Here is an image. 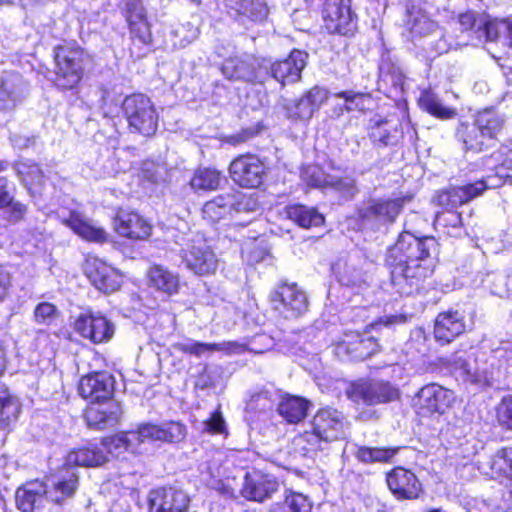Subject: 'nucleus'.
Returning <instances> with one entry per match:
<instances>
[{
    "instance_id": "1",
    "label": "nucleus",
    "mask_w": 512,
    "mask_h": 512,
    "mask_svg": "<svg viewBox=\"0 0 512 512\" xmlns=\"http://www.w3.org/2000/svg\"><path fill=\"white\" fill-rule=\"evenodd\" d=\"M437 247L434 237L419 238L404 231L388 249L385 261L391 269L393 284L399 286L402 293L411 292L403 287V282L411 288L433 273L431 254L436 253Z\"/></svg>"
},
{
    "instance_id": "2",
    "label": "nucleus",
    "mask_w": 512,
    "mask_h": 512,
    "mask_svg": "<svg viewBox=\"0 0 512 512\" xmlns=\"http://www.w3.org/2000/svg\"><path fill=\"white\" fill-rule=\"evenodd\" d=\"M348 422L342 412L322 408L313 416L310 429L294 438V445L304 454L328 449L332 442L346 438Z\"/></svg>"
},
{
    "instance_id": "3",
    "label": "nucleus",
    "mask_w": 512,
    "mask_h": 512,
    "mask_svg": "<svg viewBox=\"0 0 512 512\" xmlns=\"http://www.w3.org/2000/svg\"><path fill=\"white\" fill-rule=\"evenodd\" d=\"M497 353L487 355L476 349L459 350L443 358V363L463 381L488 386L500 372Z\"/></svg>"
},
{
    "instance_id": "4",
    "label": "nucleus",
    "mask_w": 512,
    "mask_h": 512,
    "mask_svg": "<svg viewBox=\"0 0 512 512\" xmlns=\"http://www.w3.org/2000/svg\"><path fill=\"white\" fill-rule=\"evenodd\" d=\"M48 484L38 480L28 482L18 488L15 494L17 507L23 512H36L43 507L46 499L57 504L62 503L66 498L71 497L78 483V477L74 471L68 477H54L48 480Z\"/></svg>"
},
{
    "instance_id": "5",
    "label": "nucleus",
    "mask_w": 512,
    "mask_h": 512,
    "mask_svg": "<svg viewBox=\"0 0 512 512\" xmlns=\"http://www.w3.org/2000/svg\"><path fill=\"white\" fill-rule=\"evenodd\" d=\"M504 125V119L491 109L479 112L472 123L460 122L456 138L467 151L481 152L492 146Z\"/></svg>"
},
{
    "instance_id": "6",
    "label": "nucleus",
    "mask_w": 512,
    "mask_h": 512,
    "mask_svg": "<svg viewBox=\"0 0 512 512\" xmlns=\"http://www.w3.org/2000/svg\"><path fill=\"white\" fill-rule=\"evenodd\" d=\"M84 51L73 44L57 46L54 50L55 85L63 90L75 88L83 77Z\"/></svg>"
},
{
    "instance_id": "7",
    "label": "nucleus",
    "mask_w": 512,
    "mask_h": 512,
    "mask_svg": "<svg viewBox=\"0 0 512 512\" xmlns=\"http://www.w3.org/2000/svg\"><path fill=\"white\" fill-rule=\"evenodd\" d=\"M347 397L355 403L377 405L396 400L398 390L387 382L358 380L349 385Z\"/></svg>"
},
{
    "instance_id": "8",
    "label": "nucleus",
    "mask_w": 512,
    "mask_h": 512,
    "mask_svg": "<svg viewBox=\"0 0 512 512\" xmlns=\"http://www.w3.org/2000/svg\"><path fill=\"white\" fill-rule=\"evenodd\" d=\"M73 328L80 336L95 344L109 341L114 334L113 324L102 314L90 310L77 315Z\"/></svg>"
},
{
    "instance_id": "9",
    "label": "nucleus",
    "mask_w": 512,
    "mask_h": 512,
    "mask_svg": "<svg viewBox=\"0 0 512 512\" xmlns=\"http://www.w3.org/2000/svg\"><path fill=\"white\" fill-rule=\"evenodd\" d=\"M323 21L329 33L352 34L356 28V21L351 11L350 0H326Z\"/></svg>"
},
{
    "instance_id": "10",
    "label": "nucleus",
    "mask_w": 512,
    "mask_h": 512,
    "mask_svg": "<svg viewBox=\"0 0 512 512\" xmlns=\"http://www.w3.org/2000/svg\"><path fill=\"white\" fill-rule=\"evenodd\" d=\"M181 257L187 268L198 275L213 274L218 266L215 253L200 237L192 239L187 248L182 249Z\"/></svg>"
},
{
    "instance_id": "11",
    "label": "nucleus",
    "mask_w": 512,
    "mask_h": 512,
    "mask_svg": "<svg viewBox=\"0 0 512 512\" xmlns=\"http://www.w3.org/2000/svg\"><path fill=\"white\" fill-rule=\"evenodd\" d=\"M265 165L259 157L245 154L235 158L229 167L231 178L241 187L257 188L262 184Z\"/></svg>"
},
{
    "instance_id": "12",
    "label": "nucleus",
    "mask_w": 512,
    "mask_h": 512,
    "mask_svg": "<svg viewBox=\"0 0 512 512\" xmlns=\"http://www.w3.org/2000/svg\"><path fill=\"white\" fill-rule=\"evenodd\" d=\"M501 186L500 179L485 178L484 180L477 181L473 184H468L460 187H452L442 191L437 196V202L444 210H455L473 198L480 195L488 188H497Z\"/></svg>"
},
{
    "instance_id": "13",
    "label": "nucleus",
    "mask_w": 512,
    "mask_h": 512,
    "mask_svg": "<svg viewBox=\"0 0 512 512\" xmlns=\"http://www.w3.org/2000/svg\"><path fill=\"white\" fill-rule=\"evenodd\" d=\"M270 298L275 309L279 310L285 318L299 317L308 308L306 294L296 284L280 285L271 293Z\"/></svg>"
},
{
    "instance_id": "14",
    "label": "nucleus",
    "mask_w": 512,
    "mask_h": 512,
    "mask_svg": "<svg viewBox=\"0 0 512 512\" xmlns=\"http://www.w3.org/2000/svg\"><path fill=\"white\" fill-rule=\"evenodd\" d=\"M157 126L158 115L151 100L143 94L130 96V128L144 136H151Z\"/></svg>"
},
{
    "instance_id": "15",
    "label": "nucleus",
    "mask_w": 512,
    "mask_h": 512,
    "mask_svg": "<svg viewBox=\"0 0 512 512\" xmlns=\"http://www.w3.org/2000/svg\"><path fill=\"white\" fill-rule=\"evenodd\" d=\"M452 392L438 384H428L422 387L414 399L417 413L429 416L434 413L442 414L449 407Z\"/></svg>"
},
{
    "instance_id": "16",
    "label": "nucleus",
    "mask_w": 512,
    "mask_h": 512,
    "mask_svg": "<svg viewBox=\"0 0 512 512\" xmlns=\"http://www.w3.org/2000/svg\"><path fill=\"white\" fill-rule=\"evenodd\" d=\"M262 69L267 70L268 65L251 56L232 57L222 65V73L230 80H243L247 82H262L264 75Z\"/></svg>"
},
{
    "instance_id": "17",
    "label": "nucleus",
    "mask_w": 512,
    "mask_h": 512,
    "mask_svg": "<svg viewBox=\"0 0 512 512\" xmlns=\"http://www.w3.org/2000/svg\"><path fill=\"white\" fill-rule=\"evenodd\" d=\"M114 378L106 372H95L80 379L79 394L91 404L113 400Z\"/></svg>"
},
{
    "instance_id": "18",
    "label": "nucleus",
    "mask_w": 512,
    "mask_h": 512,
    "mask_svg": "<svg viewBox=\"0 0 512 512\" xmlns=\"http://www.w3.org/2000/svg\"><path fill=\"white\" fill-rule=\"evenodd\" d=\"M373 337L363 338L356 332L345 333L335 346V354L342 360L362 361L378 351Z\"/></svg>"
},
{
    "instance_id": "19",
    "label": "nucleus",
    "mask_w": 512,
    "mask_h": 512,
    "mask_svg": "<svg viewBox=\"0 0 512 512\" xmlns=\"http://www.w3.org/2000/svg\"><path fill=\"white\" fill-rule=\"evenodd\" d=\"M406 198L372 199L359 210L364 221H376L380 224H392L402 211Z\"/></svg>"
},
{
    "instance_id": "20",
    "label": "nucleus",
    "mask_w": 512,
    "mask_h": 512,
    "mask_svg": "<svg viewBox=\"0 0 512 512\" xmlns=\"http://www.w3.org/2000/svg\"><path fill=\"white\" fill-rule=\"evenodd\" d=\"M85 273L92 284L104 293H112L118 290L122 283V275L97 257L87 258Z\"/></svg>"
},
{
    "instance_id": "21",
    "label": "nucleus",
    "mask_w": 512,
    "mask_h": 512,
    "mask_svg": "<svg viewBox=\"0 0 512 512\" xmlns=\"http://www.w3.org/2000/svg\"><path fill=\"white\" fill-rule=\"evenodd\" d=\"M150 512H185L189 506L187 494L174 487L152 490L148 496Z\"/></svg>"
},
{
    "instance_id": "22",
    "label": "nucleus",
    "mask_w": 512,
    "mask_h": 512,
    "mask_svg": "<svg viewBox=\"0 0 512 512\" xmlns=\"http://www.w3.org/2000/svg\"><path fill=\"white\" fill-rule=\"evenodd\" d=\"M28 91L23 77L13 71L4 72L0 78V114L11 112Z\"/></svg>"
},
{
    "instance_id": "23",
    "label": "nucleus",
    "mask_w": 512,
    "mask_h": 512,
    "mask_svg": "<svg viewBox=\"0 0 512 512\" xmlns=\"http://www.w3.org/2000/svg\"><path fill=\"white\" fill-rule=\"evenodd\" d=\"M123 415L121 405L115 401L93 403L85 411V420L89 427L105 430L115 427Z\"/></svg>"
},
{
    "instance_id": "24",
    "label": "nucleus",
    "mask_w": 512,
    "mask_h": 512,
    "mask_svg": "<svg viewBox=\"0 0 512 512\" xmlns=\"http://www.w3.org/2000/svg\"><path fill=\"white\" fill-rule=\"evenodd\" d=\"M278 489L279 483L274 477L252 471L245 474L240 492L248 500L263 502Z\"/></svg>"
},
{
    "instance_id": "25",
    "label": "nucleus",
    "mask_w": 512,
    "mask_h": 512,
    "mask_svg": "<svg viewBox=\"0 0 512 512\" xmlns=\"http://www.w3.org/2000/svg\"><path fill=\"white\" fill-rule=\"evenodd\" d=\"M307 53L293 50L288 58L271 64L267 70L271 76L282 85L295 83L301 78V72L306 66Z\"/></svg>"
},
{
    "instance_id": "26",
    "label": "nucleus",
    "mask_w": 512,
    "mask_h": 512,
    "mask_svg": "<svg viewBox=\"0 0 512 512\" xmlns=\"http://www.w3.org/2000/svg\"><path fill=\"white\" fill-rule=\"evenodd\" d=\"M130 41L138 51L136 57H142L151 50L152 34L150 24L146 19L144 8L141 5L130 7Z\"/></svg>"
},
{
    "instance_id": "27",
    "label": "nucleus",
    "mask_w": 512,
    "mask_h": 512,
    "mask_svg": "<svg viewBox=\"0 0 512 512\" xmlns=\"http://www.w3.org/2000/svg\"><path fill=\"white\" fill-rule=\"evenodd\" d=\"M386 481L392 494L399 500L416 499L421 491V484L415 474L402 467L388 473Z\"/></svg>"
},
{
    "instance_id": "28",
    "label": "nucleus",
    "mask_w": 512,
    "mask_h": 512,
    "mask_svg": "<svg viewBox=\"0 0 512 512\" xmlns=\"http://www.w3.org/2000/svg\"><path fill=\"white\" fill-rule=\"evenodd\" d=\"M464 317L458 311L440 313L434 325V338L437 342L449 344L465 331Z\"/></svg>"
},
{
    "instance_id": "29",
    "label": "nucleus",
    "mask_w": 512,
    "mask_h": 512,
    "mask_svg": "<svg viewBox=\"0 0 512 512\" xmlns=\"http://www.w3.org/2000/svg\"><path fill=\"white\" fill-rule=\"evenodd\" d=\"M62 222L85 241L102 244L108 240L107 232L81 212L71 211L69 217Z\"/></svg>"
},
{
    "instance_id": "30",
    "label": "nucleus",
    "mask_w": 512,
    "mask_h": 512,
    "mask_svg": "<svg viewBox=\"0 0 512 512\" xmlns=\"http://www.w3.org/2000/svg\"><path fill=\"white\" fill-rule=\"evenodd\" d=\"M148 286L168 296L179 290V277L162 265L151 266L146 273Z\"/></svg>"
},
{
    "instance_id": "31",
    "label": "nucleus",
    "mask_w": 512,
    "mask_h": 512,
    "mask_svg": "<svg viewBox=\"0 0 512 512\" xmlns=\"http://www.w3.org/2000/svg\"><path fill=\"white\" fill-rule=\"evenodd\" d=\"M229 7L244 25L248 22H262L268 16V7L264 0H230Z\"/></svg>"
},
{
    "instance_id": "32",
    "label": "nucleus",
    "mask_w": 512,
    "mask_h": 512,
    "mask_svg": "<svg viewBox=\"0 0 512 512\" xmlns=\"http://www.w3.org/2000/svg\"><path fill=\"white\" fill-rule=\"evenodd\" d=\"M174 349L183 353L200 357L205 353L225 351L227 353L241 352L243 345L236 342H223V343H202L194 340H187L173 345Z\"/></svg>"
},
{
    "instance_id": "33",
    "label": "nucleus",
    "mask_w": 512,
    "mask_h": 512,
    "mask_svg": "<svg viewBox=\"0 0 512 512\" xmlns=\"http://www.w3.org/2000/svg\"><path fill=\"white\" fill-rule=\"evenodd\" d=\"M310 402L298 396H285L278 405L279 414L291 424L301 422L307 415Z\"/></svg>"
},
{
    "instance_id": "34",
    "label": "nucleus",
    "mask_w": 512,
    "mask_h": 512,
    "mask_svg": "<svg viewBox=\"0 0 512 512\" xmlns=\"http://www.w3.org/2000/svg\"><path fill=\"white\" fill-rule=\"evenodd\" d=\"M484 34L483 42H499L512 48V18H490Z\"/></svg>"
},
{
    "instance_id": "35",
    "label": "nucleus",
    "mask_w": 512,
    "mask_h": 512,
    "mask_svg": "<svg viewBox=\"0 0 512 512\" xmlns=\"http://www.w3.org/2000/svg\"><path fill=\"white\" fill-rule=\"evenodd\" d=\"M370 137L378 146L395 145L402 136L397 124L387 119H373Z\"/></svg>"
},
{
    "instance_id": "36",
    "label": "nucleus",
    "mask_w": 512,
    "mask_h": 512,
    "mask_svg": "<svg viewBox=\"0 0 512 512\" xmlns=\"http://www.w3.org/2000/svg\"><path fill=\"white\" fill-rule=\"evenodd\" d=\"M407 26L413 38L428 37L438 31L437 23L424 11L416 8L408 11Z\"/></svg>"
},
{
    "instance_id": "37",
    "label": "nucleus",
    "mask_w": 512,
    "mask_h": 512,
    "mask_svg": "<svg viewBox=\"0 0 512 512\" xmlns=\"http://www.w3.org/2000/svg\"><path fill=\"white\" fill-rule=\"evenodd\" d=\"M106 461V456L102 449L96 445L73 450L68 453L66 464L69 466H99Z\"/></svg>"
},
{
    "instance_id": "38",
    "label": "nucleus",
    "mask_w": 512,
    "mask_h": 512,
    "mask_svg": "<svg viewBox=\"0 0 512 512\" xmlns=\"http://www.w3.org/2000/svg\"><path fill=\"white\" fill-rule=\"evenodd\" d=\"M312 504L302 493L285 491L282 501L270 505L268 512H311Z\"/></svg>"
},
{
    "instance_id": "39",
    "label": "nucleus",
    "mask_w": 512,
    "mask_h": 512,
    "mask_svg": "<svg viewBox=\"0 0 512 512\" xmlns=\"http://www.w3.org/2000/svg\"><path fill=\"white\" fill-rule=\"evenodd\" d=\"M21 412V404L17 397L0 385V429L9 427L16 422Z\"/></svg>"
},
{
    "instance_id": "40",
    "label": "nucleus",
    "mask_w": 512,
    "mask_h": 512,
    "mask_svg": "<svg viewBox=\"0 0 512 512\" xmlns=\"http://www.w3.org/2000/svg\"><path fill=\"white\" fill-rule=\"evenodd\" d=\"M489 20L490 17L488 15L477 14L473 11L461 13L458 19L461 28L464 31H469L472 39L477 40L479 43L483 42L485 34L481 32H486Z\"/></svg>"
},
{
    "instance_id": "41",
    "label": "nucleus",
    "mask_w": 512,
    "mask_h": 512,
    "mask_svg": "<svg viewBox=\"0 0 512 512\" xmlns=\"http://www.w3.org/2000/svg\"><path fill=\"white\" fill-rule=\"evenodd\" d=\"M289 219L303 228L317 227L323 224L324 217L316 209L304 205H292L286 208Z\"/></svg>"
},
{
    "instance_id": "42",
    "label": "nucleus",
    "mask_w": 512,
    "mask_h": 512,
    "mask_svg": "<svg viewBox=\"0 0 512 512\" xmlns=\"http://www.w3.org/2000/svg\"><path fill=\"white\" fill-rule=\"evenodd\" d=\"M15 170L32 195L40 193L44 175L37 164L21 161L16 164Z\"/></svg>"
},
{
    "instance_id": "43",
    "label": "nucleus",
    "mask_w": 512,
    "mask_h": 512,
    "mask_svg": "<svg viewBox=\"0 0 512 512\" xmlns=\"http://www.w3.org/2000/svg\"><path fill=\"white\" fill-rule=\"evenodd\" d=\"M419 105L429 114L442 120L454 118L457 114L455 108L445 106L437 95L431 91L421 93Z\"/></svg>"
},
{
    "instance_id": "44",
    "label": "nucleus",
    "mask_w": 512,
    "mask_h": 512,
    "mask_svg": "<svg viewBox=\"0 0 512 512\" xmlns=\"http://www.w3.org/2000/svg\"><path fill=\"white\" fill-rule=\"evenodd\" d=\"M327 188L333 189L346 200L352 199L358 193L355 178L348 173L341 175L338 169H333V173L328 174Z\"/></svg>"
},
{
    "instance_id": "45",
    "label": "nucleus",
    "mask_w": 512,
    "mask_h": 512,
    "mask_svg": "<svg viewBox=\"0 0 512 512\" xmlns=\"http://www.w3.org/2000/svg\"><path fill=\"white\" fill-rule=\"evenodd\" d=\"M492 476L506 475L507 487L512 496V448H504L497 452L490 460Z\"/></svg>"
},
{
    "instance_id": "46",
    "label": "nucleus",
    "mask_w": 512,
    "mask_h": 512,
    "mask_svg": "<svg viewBox=\"0 0 512 512\" xmlns=\"http://www.w3.org/2000/svg\"><path fill=\"white\" fill-rule=\"evenodd\" d=\"M397 451V448L360 446L355 452V457L364 464L387 463L391 461Z\"/></svg>"
},
{
    "instance_id": "47",
    "label": "nucleus",
    "mask_w": 512,
    "mask_h": 512,
    "mask_svg": "<svg viewBox=\"0 0 512 512\" xmlns=\"http://www.w3.org/2000/svg\"><path fill=\"white\" fill-rule=\"evenodd\" d=\"M221 180V173L216 169L200 168L190 180V185L194 190H216Z\"/></svg>"
},
{
    "instance_id": "48",
    "label": "nucleus",
    "mask_w": 512,
    "mask_h": 512,
    "mask_svg": "<svg viewBox=\"0 0 512 512\" xmlns=\"http://www.w3.org/2000/svg\"><path fill=\"white\" fill-rule=\"evenodd\" d=\"M233 197L230 194L220 195L215 199L205 203L202 212L204 218L216 222L225 217L231 210Z\"/></svg>"
},
{
    "instance_id": "49",
    "label": "nucleus",
    "mask_w": 512,
    "mask_h": 512,
    "mask_svg": "<svg viewBox=\"0 0 512 512\" xmlns=\"http://www.w3.org/2000/svg\"><path fill=\"white\" fill-rule=\"evenodd\" d=\"M334 96L344 100V105L335 110L337 117L342 116L344 111H363L366 108L365 102L370 98L369 94L353 90L341 91L335 93Z\"/></svg>"
},
{
    "instance_id": "50",
    "label": "nucleus",
    "mask_w": 512,
    "mask_h": 512,
    "mask_svg": "<svg viewBox=\"0 0 512 512\" xmlns=\"http://www.w3.org/2000/svg\"><path fill=\"white\" fill-rule=\"evenodd\" d=\"M434 226L443 229L450 236H458L461 232L462 217L455 210H443L435 216Z\"/></svg>"
},
{
    "instance_id": "51",
    "label": "nucleus",
    "mask_w": 512,
    "mask_h": 512,
    "mask_svg": "<svg viewBox=\"0 0 512 512\" xmlns=\"http://www.w3.org/2000/svg\"><path fill=\"white\" fill-rule=\"evenodd\" d=\"M287 116L294 120L308 121L316 112L305 94L285 106Z\"/></svg>"
},
{
    "instance_id": "52",
    "label": "nucleus",
    "mask_w": 512,
    "mask_h": 512,
    "mask_svg": "<svg viewBox=\"0 0 512 512\" xmlns=\"http://www.w3.org/2000/svg\"><path fill=\"white\" fill-rule=\"evenodd\" d=\"M328 174L318 165H307L302 169V180L311 187L327 188Z\"/></svg>"
},
{
    "instance_id": "53",
    "label": "nucleus",
    "mask_w": 512,
    "mask_h": 512,
    "mask_svg": "<svg viewBox=\"0 0 512 512\" xmlns=\"http://www.w3.org/2000/svg\"><path fill=\"white\" fill-rule=\"evenodd\" d=\"M161 427L163 429V442L179 443L186 438L187 429L181 422H165L161 424Z\"/></svg>"
},
{
    "instance_id": "54",
    "label": "nucleus",
    "mask_w": 512,
    "mask_h": 512,
    "mask_svg": "<svg viewBox=\"0 0 512 512\" xmlns=\"http://www.w3.org/2000/svg\"><path fill=\"white\" fill-rule=\"evenodd\" d=\"M163 429L160 425L145 423L141 424L137 431L134 433V438L138 442H146V441H161L163 442Z\"/></svg>"
},
{
    "instance_id": "55",
    "label": "nucleus",
    "mask_w": 512,
    "mask_h": 512,
    "mask_svg": "<svg viewBox=\"0 0 512 512\" xmlns=\"http://www.w3.org/2000/svg\"><path fill=\"white\" fill-rule=\"evenodd\" d=\"M166 168L164 165L153 161H145L141 167L140 177L152 184H156L164 179Z\"/></svg>"
},
{
    "instance_id": "56",
    "label": "nucleus",
    "mask_w": 512,
    "mask_h": 512,
    "mask_svg": "<svg viewBox=\"0 0 512 512\" xmlns=\"http://www.w3.org/2000/svg\"><path fill=\"white\" fill-rule=\"evenodd\" d=\"M103 444L110 454L119 457L128 449V433L120 432L107 437Z\"/></svg>"
},
{
    "instance_id": "57",
    "label": "nucleus",
    "mask_w": 512,
    "mask_h": 512,
    "mask_svg": "<svg viewBox=\"0 0 512 512\" xmlns=\"http://www.w3.org/2000/svg\"><path fill=\"white\" fill-rule=\"evenodd\" d=\"M152 226L138 214L130 213V239H146L150 236Z\"/></svg>"
},
{
    "instance_id": "58",
    "label": "nucleus",
    "mask_w": 512,
    "mask_h": 512,
    "mask_svg": "<svg viewBox=\"0 0 512 512\" xmlns=\"http://www.w3.org/2000/svg\"><path fill=\"white\" fill-rule=\"evenodd\" d=\"M58 316L57 307L49 302L39 303L34 310V317L36 322L41 324H50Z\"/></svg>"
},
{
    "instance_id": "59",
    "label": "nucleus",
    "mask_w": 512,
    "mask_h": 512,
    "mask_svg": "<svg viewBox=\"0 0 512 512\" xmlns=\"http://www.w3.org/2000/svg\"><path fill=\"white\" fill-rule=\"evenodd\" d=\"M273 401V394L269 390H260L252 395L248 406L252 410L263 412L272 408Z\"/></svg>"
},
{
    "instance_id": "60",
    "label": "nucleus",
    "mask_w": 512,
    "mask_h": 512,
    "mask_svg": "<svg viewBox=\"0 0 512 512\" xmlns=\"http://www.w3.org/2000/svg\"><path fill=\"white\" fill-rule=\"evenodd\" d=\"M203 431L210 434H227L226 423L222 413L216 410L211 416L203 422Z\"/></svg>"
},
{
    "instance_id": "61",
    "label": "nucleus",
    "mask_w": 512,
    "mask_h": 512,
    "mask_svg": "<svg viewBox=\"0 0 512 512\" xmlns=\"http://www.w3.org/2000/svg\"><path fill=\"white\" fill-rule=\"evenodd\" d=\"M230 196L233 197L232 209L236 212H250L258 209V203L251 195L237 193Z\"/></svg>"
},
{
    "instance_id": "62",
    "label": "nucleus",
    "mask_w": 512,
    "mask_h": 512,
    "mask_svg": "<svg viewBox=\"0 0 512 512\" xmlns=\"http://www.w3.org/2000/svg\"><path fill=\"white\" fill-rule=\"evenodd\" d=\"M499 423L512 430V396L504 397L497 407Z\"/></svg>"
},
{
    "instance_id": "63",
    "label": "nucleus",
    "mask_w": 512,
    "mask_h": 512,
    "mask_svg": "<svg viewBox=\"0 0 512 512\" xmlns=\"http://www.w3.org/2000/svg\"><path fill=\"white\" fill-rule=\"evenodd\" d=\"M315 111H318L322 104L329 98V91L320 86H314L305 93Z\"/></svg>"
},
{
    "instance_id": "64",
    "label": "nucleus",
    "mask_w": 512,
    "mask_h": 512,
    "mask_svg": "<svg viewBox=\"0 0 512 512\" xmlns=\"http://www.w3.org/2000/svg\"><path fill=\"white\" fill-rule=\"evenodd\" d=\"M114 231L124 238L128 237V214L125 211H119L113 220Z\"/></svg>"
}]
</instances>
